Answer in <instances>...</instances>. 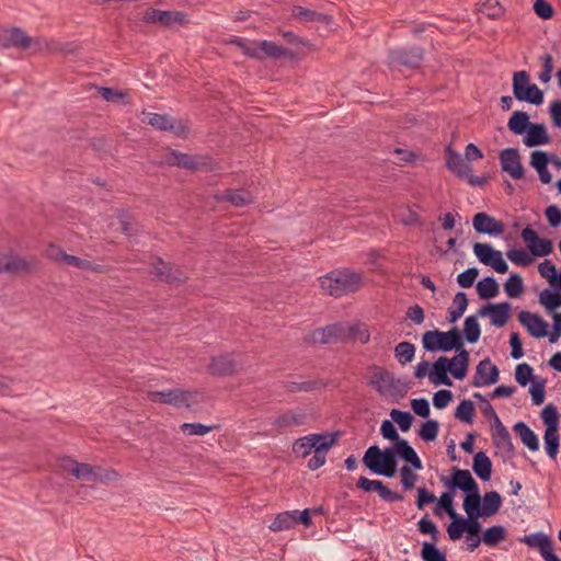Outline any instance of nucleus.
<instances>
[{"mask_svg": "<svg viewBox=\"0 0 561 561\" xmlns=\"http://www.w3.org/2000/svg\"><path fill=\"white\" fill-rule=\"evenodd\" d=\"M506 536L507 529L502 525H493L482 531L483 543L489 547H496Z\"/></svg>", "mask_w": 561, "mask_h": 561, "instance_id": "41", "label": "nucleus"}, {"mask_svg": "<svg viewBox=\"0 0 561 561\" xmlns=\"http://www.w3.org/2000/svg\"><path fill=\"white\" fill-rule=\"evenodd\" d=\"M541 419L546 430H559V412L552 403L547 404L541 411Z\"/></svg>", "mask_w": 561, "mask_h": 561, "instance_id": "52", "label": "nucleus"}, {"mask_svg": "<svg viewBox=\"0 0 561 561\" xmlns=\"http://www.w3.org/2000/svg\"><path fill=\"white\" fill-rule=\"evenodd\" d=\"M463 341L474 344L479 341L481 335V328L478 321V316H469L463 322V332H461Z\"/></svg>", "mask_w": 561, "mask_h": 561, "instance_id": "42", "label": "nucleus"}, {"mask_svg": "<svg viewBox=\"0 0 561 561\" xmlns=\"http://www.w3.org/2000/svg\"><path fill=\"white\" fill-rule=\"evenodd\" d=\"M472 469L482 481H488L492 474V462L483 451H479L473 457Z\"/></svg>", "mask_w": 561, "mask_h": 561, "instance_id": "35", "label": "nucleus"}, {"mask_svg": "<svg viewBox=\"0 0 561 561\" xmlns=\"http://www.w3.org/2000/svg\"><path fill=\"white\" fill-rule=\"evenodd\" d=\"M453 351L457 352L456 356L449 358L451 360L450 365L455 367L453 377L457 380H462L467 376L470 360L469 352L463 346V337H461Z\"/></svg>", "mask_w": 561, "mask_h": 561, "instance_id": "24", "label": "nucleus"}, {"mask_svg": "<svg viewBox=\"0 0 561 561\" xmlns=\"http://www.w3.org/2000/svg\"><path fill=\"white\" fill-rule=\"evenodd\" d=\"M551 141L545 124L531 123L526 136L523 139L525 146L531 148L541 145H547Z\"/></svg>", "mask_w": 561, "mask_h": 561, "instance_id": "29", "label": "nucleus"}, {"mask_svg": "<svg viewBox=\"0 0 561 561\" xmlns=\"http://www.w3.org/2000/svg\"><path fill=\"white\" fill-rule=\"evenodd\" d=\"M543 442L547 455L551 459H556L560 446L559 430H546L543 434Z\"/></svg>", "mask_w": 561, "mask_h": 561, "instance_id": "47", "label": "nucleus"}, {"mask_svg": "<svg viewBox=\"0 0 561 561\" xmlns=\"http://www.w3.org/2000/svg\"><path fill=\"white\" fill-rule=\"evenodd\" d=\"M515 379L519 386L526 387L535 379L533 367L527 363L518 364L515 368Z\"/></svg>", "mask_w": 561, "mask_h": 561, "instance_id": "58", "label": "nucleus"}, {"mask_svg": "<svg viewBox=\"0 0 561 561\" xmlns=\"http://www.w3.org/2000/svg\"><path fill=\"white\" fill-rule=\"evenodd\" d=\"M373 374L369 385L375 387L376 391L381 396H400L407 394L410 386L409 382L394 378L393 374L377 367Z\"/></svg>", "mask_w": 561, "mask_h": 561, "instance_id": "7", "label": "nucleus"}, {"mask_svg": "<svg viewBox=\"0 0 561 561\" xmlns=\"http://www.w3.org/2000/svg\"><path fill=\"white\" fill-rule=\"evenodd\" d=\"M474 404L470 400H462L456 408L455 417L463 423L471 424L473 422Z\"/></svg>", "mask_w": 561, "mask_h": 561, "instance_id": "53", "label": "nucleus"}, {"mask_svg": "<svg viewBox=\"0 0 561 561\" xmlns=\"http://www.w3.org/2000/svg\"><path fill=\"white\" fill-rule=\"evenodd\" d=\"M519 541L529 547L537 548L541 552L549 543L552 542L550 537L541 531L525 535L519 538Z\"/></svg>", "mask_w": 561, "mask_h": 561, "instance_id": "48", "label": "nucleus"}, {"mask_svg": "<svg viewBox=\"0 0 561 561\" xmlns=\"http://www.w3.org/2000/svg\"><path fill=\"white\" fill-rule=\"evenodd\" d=\"M520 237L527 244L528 250L535 256H547L553 250L552 241L540 238L538 233L529 226L523 229Z\"/></svg>", "mask_w": 561, "mask_h": 561, "instance_id": "12", "label": "nucleus"}, {"mask_svg": "<svg viewBox=\"0 0 561 561\" xmlns=\"http://www.w3.org/2000/svg\"><path fill=\"white\" fill-rule=\"evenodd\" d=\"M439 431V423L436 420H427L424 423H422L420 430H419V436L424 442H434L438 435Z\"/></svg>", "mask_w": 561, "mask_h": 561, "instance_id": "54", "label": "nucleus"}, {"mask_svg": "<svg viewBox=\"0 0 561 561\" xmlns=\"http://www.w3.org/2000/svg\"><path fill=\"white\" fill-rule=\"evenodd\" d=\"M531 122L529 115L523 111H515L508 119L507 127L515 135H524Z\"/></svg>", "mask_w": 561, "mask_h": 561, "instance_id": "36", "label": "nucleus"}, {"mask_svg": "<svg viewBox=\"0 0 561 561\" xmlns=\"http://www.w3.org/2000/svg\"><path fill=\"white\" fill-rule=\"evenodd\" d=\"M259 49L261 50V60L266 57L273 59L294 57V53L290 49L266 39L259 42Z\"/></svg>", "mask_w": 561, "mask_h": 561, "instance_id": "30", "label": "nucleus"}, {"mask_svg": "<svg viewBox=\"0 0 561 561\" xmlns=\"http://www.w3.org/2000/svg\"><path fill=\"white\" fill-rule=\"evenodd\" d=\"M533 8L537 16L542 20H550L554 15L553 7L547 0H536Z\"/></svg>", "mask_w": 561, "mask_h": 561, "instance_id": "64", "label": "nucleus"}, {"mask_svg": "<svg viewBox=\"0 0 561 561\" xmlns=\"http://www.w3.org/2000/svg\"><path fill=\"white\" fill-rule=\"evenodd\" d=\"M293 15L301 22H321V23H330L331 18L327 14L296 5L293 9Z\"/></svg>", "mask_w": 561, "mask_h": 561, "instance_id": "40", "label": "nucleus"}, {"mask_svg": "<svg viewBox=\"0 0 561 561\" xmlns=\"http://www.w3.org/2000/svg\"><path fill=\"white\" fill-rule=\"evenodd\" d=\"M31 37L20 27L2 28L0 27V48H18L27 50L30 48Z\"/></svg>", "mask_w": 561, "mask_h": 561, "instance_id": "17", "label": "nucleus"}, {"mask_svg": "<svg viewBox=\"0 0 561 561\" xmlns=\"http://www.w3.org/2000/svg\"><path fill=\"white\" fill-rule=\"evenodd\" d=\"M551 161L549 153L542 150H535L530 154V165L538 172L539 179L543 184H549L552 175L548 170V163Z\"/></svg>", "mask_w": 561, "mask_h": 561, "instance_id": "27", "label": "nucleus"}, {"mask_svg": "<svg viewBox=\"0 0 561 561\" xmlns=\"http://www.w3.org/2000/svg\"><path fill=\"white\" fill-rule=\"evenodd\" d=\"M390 450L392 451V458L400 457L405 462H409L410 459L414 455H416V451L405 439L399 440V443H397L392 447H390Z\"/></svg>", "mask_w": 561, "mask_h": 561, "instance_id": "57", "label": "nucleus"}, {"mask_svg": "<svg viewBox=\"0 0 561 561\" xmlns=\"http://www.w3.org/2000/svg\"><path fill=\"white\" fill-rule=\"evenodd\" d=\"M499 377L500 370L497 366L492 364L489 357H485L477 365L471 385L477 388L494 385L497 382Z\"/></svg>", "mask_w": 561, "mask_h": 561, "instance_id": "14", "label": "nucleus"}, {"mask_svg": "<svg viewBox=\"0 0 561 561\" xmlns=\"http://www.w3.org/2000/svg\"><path fill=\"white\" fill-rule=\"evenodd\" d=\"M294 528V519L290 511L278 513L274 520L268 525V529L273 533L285 531Z\"/></svg>", "mask_w": 561, "mask_h": 561, "instance_id": "46", "label": "nucleus"}, {"mask_svg": "<svg viewBox=\"0 0 561 561\" xmlns=\"http://www.w3.org/2000/svg\"><path fill=\"white\" fill-rule=\"evenodd\" d=\"M241 49V51L253 59L261 60V50L259 49V43L248 44L245 39L234 37L229 42Z\"/></svg>", "mask_w": 561, "mask_h": 561, "instance_id": "55", "label": "nucleus"}, {"mask_svg": "<svg viewBox=\"0 0 561 561\" xmlns=\"http://www.w3.org/2000/svg\"><path fill=\"white\" fill-rule=\"evenodd\" d=\"M150 273L156 275L159 280L168 284H180L187 279V276L180 267L163 261L161 257L154 259Z\"/></svg>", "mask_w": 561, "mask_h": 561, "instance_id": "11", "label": "nucleus"}, {"mask_svg": "<svg viewBox=\"0 0 561 561\" xmlns=\"http://www.w3.org/2000/svg\"><path fill=\"white\" fill-rule=\"evenodd\" d=\"M60 467L64 471L82 481L107 484L121 478V474L114 469L79 462L70 457H64L60 461Z\"/></svg>", "mask_w": 561, "mask_h": 561, "instance_id": "3", "label": "nucleus"}, {"mask_svg": "<svg viewBox=\"0 0 561 561\" xmlns=\"http://www.w3.org/2000/svg\"><path fill=\"white\" fill-rule=\"evenodd\" d=\"M33 263L15 255L1 254L0 255V274L9 273L16 274L22 272H28L33 268Z\"/></svg>", "mask_w": 561, "mask_h": 561, "instance_id": "26", "label": "nucleus"}, {"mask_svg": "<svg viewBox=\"0 0 561 561\" xmlns=\"http://www.w3.org/2000/svg\"><path fill=\"white\" fill-rule=\"evenodd\" d=\"M476 232L489 236H499L504 232V224L486 213H477L472 218Z\"/></svg>", "mask_w": 561, "mask_h": 561, "instance_id": "19", "label": "nucleus"}, {"mask_svg": "<svg viewBox=\"0 0 561 561\" xmlns=\"http://www.w3.org/2000/svg\"><path fill=\"white\" fill-rule=\"evenodd\" d=\"M499 159L502 171L508 173L514 180H520L525 176L518 149L506 148L500 152Z\"/></svg>", "mask_w": 561, "mask_h": 561, "instance_id": "15", "label": "nucleus"}, {"mask_svg": "<svg viewBox=\"0 0 561 561\" xmlns=\"http://www.w3.org/2000/svg\"><path fill=\"white\" fill-rule=\"evenodd\" d=\"M512 88L514 98L519 102L537 106L543 103V91L537 84L530 82V76L526 70L513 73Z\"/></svg>", "mask_w": 561, "mask_h": 561, "instance_id": "6", "label": "nucleus"}, {"mask_svg": "<svg viewBox=\"0 0 561 561\" xmlns=\"http://www.w3.org/2000/svg\"><path fill=\"white\" fill-rule=\"evenodd\" d=\"M144 22L151 24H159L162 26H170L173 23H186V14L180 11H163L158 9H147L142 16Z\"/></svg>", "mask_w": 561, "mask_h": 561, "instance_id": "13", "label": "nucleus"}, {"mask_svg": "<svg viewBox=\"0 0 561 561\" xmlns=\"http://www.w3.org/2000/svg\"><path fill=\"white\" fill-rule=\"evenodd\" d=\"M191 392L175 388L165 391H150L148 392V399L152 402H161L180 407H190Z\"/></svg>", "mask_w": 561, "mask_h": 561, "instance_id": "16", "label": "nucleus"}, {"mask_svg": "<svg viewBox=\"0 0 561 561\" xmlns=\"http://www.w3.org/2000/svg\"><path fill=\"white\" fill-rule=\"evenodd\" d=\"M364 466L373 473L393 478L398 471V459L392 458L390 447L380 449L377 445L370 446L363 457Z\"/></svg>", "mask_w": 561, "mask_h": 561, "instance_id": "4", "label": "nucleus"}, {"mask_svg": "<svg viewBox=\"0 0 561 561\" xmlns=\"http://www.w3.org/2000/svg\"><path fill=\"white\" fill-rule=\"evenodd\" d=\"M420 556L423 561H447L446 553L436 546L435 540L433 542L424 541Z\"/></svg>", "mask_w": 561, "mask_h": 561, "instance_id": "45", "label": "nucleus"}, {"mask_svg": "<svg viewBox=\"0 0 561 561\" xmlns=\"http://www.w3.org/2000/svg\"><path fill=\"white\" fill-rule=\"evenodd\" d=\"M504 290L511 298H518L524 291L523 278L519 274L513 273L504 283Z\"/></svg>", "mask_w": 561, "mask_h": 561, "instance_id": "49", "label": "nucleus"}, {"mask_svg": "<svg viewBox=\"0 0 561 561\" xmlns=\"http://www.w3.org/2000/svg\"><path fill=\"white\" fill-rule=\"evenodd\" d=\"M539 60L542 62V69L539 72L538 79L542 83H548L552 77L553 58L550 54H545L539 57Z\"/></svg>", "mask_w": 561, "mask_h": 561, "instance_id": "61", "label": "nucleus"}, {"mask_svg": "<svg viewBox=\"0 0 561 561\" xmlns=\"http://www.w3.org/2000/svg\"><path fill=\"white\" fill-rule=\"evenodd\" d=\"M343 334L344 328L341 324L335 323L316 330L313 339L316 342L329 344L342 339Z\"/></svg>", "mask_w": 561, "mask_h": 561, "instance_id": "31", "label": "nucleus"}, {"mask_svg": "<svg viewBox=\"0 0 561 561\" xmlns=\"http://www.w3.org/2000/svg\"><path fill=\"white\" fill-rule=\"evenodd\" d=\"M518 321L535 339H542L548 335L549 324L537 313L520 311L518 314Z\"/></svg>", "mask_w": 561, "mask_h": 561, "instance_id": "20", "label": "nucleus"}, {"mask_svg": "<svg viewBox=\"0 0 561 561\" xmlns=\"http://www.w3.org/2000/svg\"><path fill=\"white\" fill-rule=\"evenodd\" d=\"M218 425H204L202 423H183L180 426V430L186 435H198L203 436L213 430L217 428Z\"/></svg>", "mask_w": 561, "mask_h": 561, "instance_id": "59", "label": "nucleus"}, {"mask_svg": "<svg viewBox=\"0 0 561 561\" xmlns=\"http://www.w3.org/2000/svg\"><path fill=\"white\" fill-rule=\"evenodd\" d=\"M492 439L495 447L504 457H514L515 448L512 442V437L507 428L503 425V423L492 426Z\"/></svg>", "mask_w": 561, "mask_h": 561, "instance_id": "23", "label": "nucleus"}, {"mask_svg": "<svg viewBox=\"0 0 561 561\" xmlns=\"http://www.w3.org/2000/svg\"><path fill=\"white\" fill-rule=\"evenodd\" d=\"M448 357L440 356L436 362L432 364V369L428 373L430 381L435 386H447L451 387L453 380L448 377V373L453 375L454 368L450 365Z\"/></svg>", "mask_w": 561, "mask_h": 561, "instance_id": "21", "label": "nucleus"}, {"mask_svg": "<svg viewBox=\"0 0 561 561\" xmlns=\"http://www.w3.org/2000/svg\"><path fill=\"white\" fill-rule=\"evenodd\" d=\"M473 253L479 262L491 266L496 273L504 274L508 271V265L502 256V252L495 250L489 243L476 242Z\"/></svg>", "mask_w": 561, "mask_h": 561, "instance_id": "9", "label": "nucleus"}, {"mask_svg": "<svg viewBox=\"0 0 561 561\" xmlns=\"http://www.w3.org/2000/svg\"><path fill=\"white\" fill-rule=\"evenodd\" d=\"M147 117V124L159 130L171 131L179 137L186 135V127L168 114L148 113Z\"/></svg>", "mask_w": 561, "mask_h": 561, "instance_id": "18", "label": "nucleus"}, {"mask_svg": "<svg viewBox=\"0 0 561 561\" xmlns=\"http://www.w3.org/2000/svg\"><path fill=\"white\" fill-rule=\"evenodd\" d=\"M538 271L541 277L548 279L551 286L559 275L556 265L550 260H545L541 262L538 266Z\"/></svg>", "mask_w": 561, "mask_h": 561, "instance_id": "63", "label": "nucleus"}, {"mask_svg": "<svg viewBox=\"0 0 561 561\" xmlns=\"http://www.w3.org/2000/svg\"><path fill=\"white\" fill-rule=\"evenodd\" d=\"M324 294L339 298L356 293L363 286V274L350 268H336L319 278Z\"/></svg>", "mask_w": 561, "mask_h": 561, "instance_id": "2", "label": "nucleus"}, {"mask_svg": "<svg viewBox=\"0 0 561 561\" xmlns=\"http://www.w3.org/2000/svg\"><path fill=\"white\" fill-rule=\"evenodd\" d=\"M461 337V331L457 327H453L447 332L436 329L426 331L422 335V344L423 348L431 353L438 351L450 352L456 347Z\"/></svg>", "mask_w": 561, "mask_h": 561, "instance_id": "5", "label": "nucleus"}, {"mask_svg": "<svg viewBox=\"0 0 561 561\" xmlns=\"http://www.w3.org/2000/svg\"><path fill=\"white\" fill-rule=\"evenodd\" d=\"M440 480L447 491H479V485L469 470H462L455 467L451 470L450 478L442 476Z\"/></svg>", "mask_w": 561, "mask_h": 561, "instance_id": "10", "label": "nucleus"}, {"mask_svg": "<svg viewBox=\"0 0 561 561\" xmlns=\"http://www.w3.org/2000/svg\"><path fill=\"white\" fill-rule=\"evenodd\" d=\"M337 434L333 433H321V434H309L306 436V442H310L313 447V451L327 454L328 450L336 443Z\"/></svg>", "mask_w": 561, "mask_h": 561, "instance_id": "32", "label": "nucleus"}, {"mask_svg": "<svg viewBox=\"0 0 561 561\" xmlns=\"http://www.w3.org/2000/svg\"><path fill=\"white\" fill-rule=\"evenodd\" d=\"M539 304L548 313H557L556 310L561 307V293L556 289H543L539 295Z\"/></svg>", "mask_w": 561, "mask_h": 561, "instance_id": "39", "label": "nucleus"}, {"mask_svg": "<svg viewBox=\"0 0 561 561\" xmlns=\"http://www.w3.org/2000/svg\"><path fill=\"white\" fill-rule=\"evenodd\" d=\"M324 385L319 380H309L302 382H288L286 389L290 392H309L322 388Z\"/></svg>", "mask_w": 561, "mask_h": 561, "instance_id": "60", "label": "nucleus"}, {"mask_svg": "<svg viewBox=\"0 0 561 561\" xmlns=\"http://www.w3.org/2000/svg\"><path fill=\"white\" fill-rule=\"evenodd\" d=\"M499 283L492 276L480 279L477 284V293L480 299L490 300L499 295Z\"/></svg>", "mask_w": 561, "mask_h": 561, "instance_id": "38", "label": "nucleus"}, {"mask_svg": "<svg viewBox=\"0 0 561 561\" xmlns=\"http://www.w3.org/2000/svg\"><path fill=\"white\" fill-rule=\"evenodd\" d=\"M511 309H512V306L507 301L493 304L492 311L490 314L491 324L496 328L504 327L510 319Z\"/></svg>", "mask_w": 561, "mask_h": 561, "instance_id": "37", "label": "nucleus"}, {"mask_svg": "<svg viewBox=\"0 0 561 561\" xmlns=\"http://www.w3.org/2000/svg\"><path fill=\"white\" fill-rule=\"evenodd\" d=\"M424 59V48L421 46L399 47L389 53V67L416 69Z\"/></svg>", "mask_w": 561, "mask_h": 561, "instance_id": "8", "label": "nucleus"}, {"mask_svg": "<svg viewBox=\"0 0 561 561\" xmlns=\"http://www.w3.org/2000/svg\"><path fill=\"white\" fill-rule=\"evenodd\" d=\"M506 256L519 266H528L533 262L531 255L525 250H510L506 252Z\"/></svg>", "mask_w": 561, "mask_h": 561, "instance_id": "62", "label": "nucleus"}, {"mask_svg": "<svg viewBox=\"0 0 561 561\" xmlns=\"http://www.w3.org/2000/svg\"><path fill=\"white\" fill-rule=\"evenodd\" d=\"M170 165L180 167L186 170L196 171L206 169L207 163L203 157H194L188 153L171 150L167 156Z\"/></svg>", "mask_w": 561, "mask_h": 561, "instance_id": "22", "label": "nucleus"}, {"mask_svg": "<svg viewBox=\"0 0 561 561\" xmlns=\"http://www.w3.org/2000/svg\"><path fill=\"white\" fill-rule=\"evenodd\" d=\"M456 494L457 493H442L440 497L438 500L436 499L435 514L440 515L442 512L446 513L451 519V523H455L460 516L454 508Z\"/></svg>", "mask_w": 561, "mask_h": 561, "instance_id": "34", "label": "nucleus"}, {"mask_svg": "<svg viewBox=\"0 0 561 561\" xmlns=\"http://www.w3.org/2000/svg\"><path fill=\"white\" fill-rule=\"evenodd\" d=\"M221 199L229 202L236 207H242L252 203L253 197L251 193L245 190L229 188L224 193Z\"/></svg>", "mask_w": 561, "mask_h": 561, "instance_id": "44", "label": "nucleus"}, {"mask_svg": "<svg viewBox=\"0 0 561 561\" xmlns=\"http://www.w3.org/2000/svg\"><path fill=\"white\" fill-rule=\"evenodd\" d=\"M513 430L529 450L537 451L539 449L538 436L525 422L515 423Z\"/></svg>", "mask_w": 561, "mask_h": 561, "instance_id": "33", "label": "nucleus"}, {"mask_svg": "<svg viewBox=\"0 0 561 561\" xmlns=\"http://www.w3.org/2000/svg\"><path fill=\"white\" fill-rule=\"evenodd\" d=\"M208 373L219 377L233 375L237 373V362L230 354L213 357L208 365Z\"/></svg>", "mask_w": 561, "mask_h": 561, "instance_id": "25", "label": "nucleus"}, {"mask_svg": "<svg viewBox=\"0 0 561 561\" xmlns=\"http://www.w3.org/2000/svg\"><path fill=\"white\" fill-rule=\"evenodd\" d=\"M390 416L392 421L398 424L399 428L402 432L410 431L412 423L414 421L413 415L409 411H401L398 409H392L390 411Z\"/></svg>", "mask_w": 561, "mask_h": 561, "instance_id": "56", "label": "nucleus"}, {"mask_svg": "<svg viewBox=\"0 0 561 561\" xmlns=\"http://www.w3.org/2000/svg\"><path fill=\"white\" fill-rule=\"evenodd\" d=\"M415 346L410 342H400L394 347V356L402 365L411 363L414 358Z\"/></svg>", "mask_w": 561, "mask_h": 561, "instance_id": "50", "label": "nucleus"}, {"mask_svg": "<svg viewBox=\"0 0 561 561\" xmlns=\"http://www.w3.org/2000/svg\"><path fill=\"white\" fill-rule=\"evenodd\" d=\"M502 503L501 493H463L462 508L467 517L460 515L455 523L447 526L448 538L457 541L463 534L482 535L479 519L495 515Z\"/></svg>", "mask_w": 561, "mask_h": 561, "instance_id": "1", "label": "nucleus"}, {"mask_svg": "<svg viewBox=\"0 0 561 561\" xmlns=\"http://www.w3.org/2000/svg\"><path fill=\"white\" fill-rule=\"evenodd\" d=\"M32 53L48 51L58 53L64 51L62 45L54 39L46 37H31V44L28 48Z\"/></svg>", "mask_w": 561, "mask_h": 561, "instance_id": "43", "label": "nucleus"}, {"mask_svg": "<svg viewBox=\"0 0 561 561\" xmlns=\"http://www.w3.org/2000/svg\"><path fill=\"white\" fill-rule=\"evenodd\" d=\"M304 420H305L304 414L295 413L293 411H287L280 415H278L273 421V425H276L278 427H289V426L302 424Z\"/></svg>", "mask_w": 561, "mask_h": 561, "instance_id": "51", "label": "nucleus"}, {"mask_svg": "<svg viewBox=\"0 0 561 561\" xmlns=\"http://www.w3.org/2000/svg\"><path fill=\"white\" fill-rule=\"evenodd\" d=\"M446 167L460 179L468 176L472 171V167L451 147L446 149Z\"/></svg>", "mask_w": 561, "mask_h": 561, "instance_id": "28", "label": "nucleus"}]
</instances>
